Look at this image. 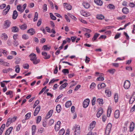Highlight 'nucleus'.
<instances>
[{
	"label": "nucleus",
	"mask_w": 135,
	"mask_h": 135,
	"mask_svg": "<svg viewBox=\"0 0 135 135\" xmlns=\"http://www.w3.org/2000/svg\"><path fill=\"white\" fill-rule=\"evenodd\" d=\"M43 9L45 12L47 10V5L46 4H44V5Z\"/></svg>",
	"instance_id": "nucleus-63"
},
{
	"label": "nucleus",
	"mask_w": 135,
	"mask_h": 135,
	"mask_svg": "<svg viewBox=\"0 0 135 135\" xmlns=\"http://www.w3.org/2000/svg\"><path fill=\"white\" fill-rule=\"evenodd\" d=\"M64 6L65 8L68 10H70L71 9L72 7L69 4L66 3H64Z\"/></svg>",
	"instance_id": "nucleus-11"
},
{
	"label": "nucleus",
	"mask_w": 135,
	"mask_h": 135,
	"mask_svg": "<svg viewBox=\"0 0 135 135\" xmlns=\"http://www.w3.org/2000/svg\"><path fill=\"white\" fill-rule=\"evenodd\" d=\"M30 57V59L31 61H33L35 59H36V55L34 53H32L29 55Z\"/></svg>",
	"instance_id": "nucleus-8"
},
{
	"label": "nucleus",
	"mask_w": 135,
	"mask_h": 135,
	"mask_svg": "<svg viewBox=\"0 0 135 135\" xmlns=\"http://www.w3.org/2000/svg\"><path fill=\"white\" fill-rule=\"evenodd\" d=\"M96 101V98L95 97L93 98L92 100V104L93 105H94L95 104V102Z\"/></svg>",
	"instance_id": "nucleus-60"
},
{
	"label": "nucleus",
	"mask_w": 135,
	"mask_h": 135,
	"mask_svg": "<svg viewBox=\"0 0 135 135\" xmlns=\"http://www.w3.org/2000/svg\"><path fill=\"white\" fill-rule=\"evenodd\" d=\"M27 6L26 4H24L23 6V9H22L21 6L19 5H18L17 6V10L19 11L21 13L23 12L24 10L25 9Z\"/></svg>",
	"instance_id": "nucleus-2"
},
{
	"label": "nucleus",
	"mask_w": 135,
	"mask_h": 135,
	"mask_svg": "<svg viewBox=\"0 0 135 135\" xmlns=\"http://www.w3.org/2000/svg\"><path fill=\"white\" fill-rule=\"evenodd\" d=\"M105 93L107 94V95L108 97H110L111 96V93L110 91L108 90H105Z\"/></svg>",
	"instance_id": "nucleus-32"
},
{
	"label": "nucleus",
	"mask_w": 135,
	"mask_h": 135,
	"mask_svg": "<svg viewBox=\"0 0 135 135\" xmlns=\"http://www.w3.org/2000/svg\"><path fill=\"white\" fill-rule=\"evenodd\" d=\"M119 111L118 110H116L115 112L114 113V117H115L117 119L118 118L119 116Z\"/></svg>",
	"instance_id": "nucleus-19"
},
{
	"label": "nucleus",
	"mask_w": 135,
	"mask_h": 135,
	"mask_svg": "<svg viewBox=\"0 0 135 135\" xmlns=\"http://www.w3.org/2000/svg\"><path fill=\"white\" fill-rule=\"evenodd\" d=\"M42 22V19H40L38 20V21L37 23V25L38 26H39L41 25Z\"/></svg>",
	"instance_id": "nucleus-58"
},
{
	"label": "nucleus",
	"mask_w": 135,
	"mask_h": 135,
	"mask_svg": "<svg viewBox=\"0 0 135 135\" xmlns=\"http://www.w3.org/2000/svg\"><path fill=\"white\" fill-rule=\"evenodd\" d=\"M56 111L58 113L60 112L61 110V105L60 104L58 105L56 107Z\"/></svg>",
	"instance_id": "nucleus-30"
},
{
	"label": "nucleus",
	"mask_w": 135,
	"mask_h": 135,
	"mask_svg": "<svg viewBox=\"0 0 135 135\" xmlns=\"http://www.w3.org/2000/svg\"><path fill=\"white\" fill-rule=\"evenodd\" d=\"M50 17L53 20H55L56 19V18L55 16L53 14L50 13Z\"/></svg>",
	"instance_id": "nucleus-45"
},
{
	"label": "nucleus",
	"mask_w": 135,
	"mask_h": 135,
	"mask_svg": "<svg viewBox=\"0 0 135 135\" xmlns=\"http://www.w3.org/2000/svg\"><path fill=\"white\" fill-rule=\"evenodd\" d=\"M42 55L45 56L44 57V58L45 59H49L50 57V55H47V53L46 52H42Z\"/></svg>",
	"instance_id": "nucleus-15"
},
{
	"label": "nucleus",
	"mask_w": 135,
	"mask_h": 135,
	"mask_svg": "<svg viewBox=\"0 0 135 135\" xmlns=\"http://www.w3.org/2000/svg\"><path fill=\"white\" fill-rule=\"evenodd\" d=\"M118 95L117 94H115L114 95V98L115 100V102H118Z\"/></svg>",
	"instance_id": "nucleus-44"
},
{
	"label": "nucleus",
	"mask_w": 135,
	"mask_h": 135,
	"mask_svg": "<svg viewBox=\"0 0 135 135\" xmlns=\"http://www.w3.org/2000/svg\"><path fill=\"white\" fill-rule=\"evenodd\" d=\"M43 48L45 50L47 51L49 50L51 48V47H48L47 45H45L43 46Z\"/></svg>",
	"instance_id": "nucleus-35"
},
{
	"label": "nucleus",
	"mask_w": 135,
	"mask_h": 135,
	"mask_svg": "<svg viewBox=\"0 0 135 135\" xmlns=\"http://www.w3.org/2000/svg\"><path fill=\"white\" fill-rule=\"evenodd\" d=\"M131 85L130 81L128 80H126L124 82L123 86L125 89H128Z\"/></svg>",
	"instance_id": "nucleus-3"
},
{
	"label": "nucleus",
	"mask_w": 135,
	"mask_h": 135,
	"mask_svg": "<svg viewBox=\"0 0 135 135\" xmlns=\"http://www.w3.org/2000/svg\"><path fill=\"white\" fill-rule=\"evenodd\" d=\"M106 85L104 83H102L100 84H99L98 85V89H101L105 87Z\"/></svg>",
	"instance_id": "nucleus-14"
},
{
	"label": "nucleus",
	"mask_w": 135,
	"mask_h": 135,
	"mask_svg": "<svg viewBox=\"0 0 135 135\" xmlns=\"http://www.w3.org/2000/svg\"><path fill=\"white\" fill-rule=\"evenodd\" d=\"M96 122L95 121H93L90 124L89 129L90 130H92L95 126Z\"/></svg>",
	"instance_id": "nucleus-10"
},
{
	"label": "nucleus",
	"mask_w": 135,
	"mask_h": 135,
	"mask_svg": "<svg viewBox=\"0 0 135 135\" xmlns=\"http://www.w3.org/2000/svg\"><path fill=\"white\" fill-rule=\"evenodd\" d=\"M12 122V118H9L7 120V121L6 124V126L8 127Z\"/></svg>",
	"instance_id": "nucleus-22"
},
{
	"label": "nucleus",
	"mask_w": 135,
	"mask_h": 135,
	"mask_svg": "<svg viewBox=\"0 0 135 135\" xmlns=\"http://www.w3.org/2000/svg\"><path fill=\"white\" fill-rule=\"evenodd\" d=\"M18 16V14L16 10H15L13 12L12 15V18L13 19L15 20L16 19Z\"/></svg>",
	"instance_id": "nucleus-12"
},
{
	"label": "nucleus",
	"mask_w": 135,
	"mask_h": 135,
	"mask_svg": "<svg viewBox=\"0 0 135 135\" xmlns=\"http://www.w3.org/2000/svg\"><path fill=\"white\" fill-rule=\"evenodd\" d=\"M2 51H3L2 53H3L4 55L5 56H6L7 54V52L5 50H4L2 49H0V52H2Z\"/></svg>",
	"instance_id": "nucleus-50"
},
{
	"label": "nucleus",
	"mask_w": 135,
	"mask_h": 135,
	"mask_svg": "<svg viewBox=\"0 0 135 135\" xmlns=\"http://www.w3.org/2000/svg\"><path fill=\"white\" fill-rule=\"evenodd\" d=\"M109 8L111 9H115L114 6L112 4H109L108 5Z\"/></svg>",
	"instance_id": "nucleus-46"
},
{
	"label": "nucleus",
	"mask_w": 135,
	"mask_h": 135,
	"mask_svg": "<svg viewBox=\"0 0 135 135\" xmlns=\"http://www.w3.org/2000/svg\"><path fill=\"white\" fill-rule=\"evenodd\" d=\"M134 123L133 122H131V123L130 124V127H129L130 132H131L133 131V130L134 129Z\"/></svg>",
	"instance_id": "nucleus-16"
},
{
	"label": "nucleus",
	"mask_w": 135,
	"mask_h": 135,
	"mask_svg": "<svg viewBox=\"0 0 135 135\" xmlns=\"http://www.w3.org/2000/svg\"><path fill=\"white\" fill-rule=\"evenodd\" d=\"M103 113V110L101 108L98 109V111L97 113V116L98 118H99Z\"/></svg>",
	"instance_id": "nucleus-6"
},
{
	"label": "nucleus",
	"mask_w": 135,
	"mask_h": 135,
	"mask_svg": "<svg viewBox=\"0 0 135 135\" xmlns=\"http://www.w3.org/2000/svg\"><path fill=\"white\" fill-rule=\"evenodd\" d=\"M54 122V121L53 119H50L49 121L48 124L49 125L51 126L52 125V124H53Z\"/></svg>",
	"instance_id": "nucleus-49"
},
{
	"label": "nucleus",
	"mask_w": 135,
	"mask_h": 135,
	"mask_svg": "<svg viewBox=\"0 0 135 135\" xmlns=\"http://www.w3.org/2000/svg\"><path fill=\"white\" fill-rule=\"evenodd\" d=\"M68 85V83H65L64 84L61 85L59 88L60 90H62V89L66 87Z\"/></svg>",
	"instance_id": "nucleus-20"
},
{
	"label": "nucleus",
	"mask_w": 135,
	"mask_h": 135,
	"mask_svg": "<svg viewBox=\"0 0 135 135\" xmlns=\"http://www.w3.org/2000/svg\"><path fill=\"white\" fill-rule=\"evenodd\" d=\"M62 72L65 74L66 73L68 74L69 73V70L67 69H63L62 70Z\"/></svg>",
	"instance_id": "nucleus-53"
},
{
	"label": "nucleus",
	"mask_w": 135,
	"mask_h": 135,
	"mask_svg": "<svg viewBox=\"0 0 135 135\" xmlns=\"http://www.w3.org/2000/svg\"><path fill=\"white\" fill-rule=\"evenodd\" d=\"M39 101L38 100H37L35 102L33 106V108H35V107L39 104Z\"/></svg>",
	"instance_id": "nucleus-54"
},
{
	"label": "nucleus",
	"mask_w": 135,
	"mask_h": 135,
	"mask_svg": "<svg viewBox=\"0 0 135 135\" xmlns=\"http://www.w3.org/2000/svg\"><path fill=\"white\" fill-rule=\"evenodd\" d=\"M41 116H38L36 120V123H38L41 121Z\"/></svg>",
	"instance_id": "nucleus-51"
},
{
	"label": "nucleus",
	"mask_w": 135,
	"mask_h": 135,
	"mask_svg": "<svg viewBox=\"0 0 135 135\" xmlns=\"http://www.w3.org/2000/svg\"><path fill=\"white\" fill-rule=\"evenodd\" d=\"M96 85L94 83H92L90 86V88L93 89L95 87Z\"/></svg>",
	"instance_id": "nucleus-52"
},
{
	"label": "nucleus",
	"mask_w": 135,
	"mask_h": 135,
	"mask_svg": "<svg viewBox=\"0 0 135 135\" xmlns=\"http://www.w3.org/2000/svg\"><path fill=\"white\" fill-rule=\"evenodd\" d=\"M111 112V109H110L109 108L107 112V116L108 117H110Z\"/></svg>",
	"instance_id": "nucleus-41"
},
{
	"label": "nucleus",
	"mask_w": 135,
	"mask_h": 135,
	"mask_svg": "<svg viewBox=\"0 0 135 135\" xmlns=\"http://www.w3.org/2000/svg\"><path fill=\"white\" fill-rule=\"evenodd\" d=\"M15 68H16L15 70V71L17 73H19L20 71L19 66V65H17L16 66Z\"/></svg>",
	"instance_id": "nucleus-38"
},
{
	"label": "nucleus",
	"mask_w": 135,
	"mask_h": 135,
	"mask_svg": "<svg viewBox=\"0 0 135 135\" xmlns=\"http://www.w3.org/2000/svg\"><path fill=\"white\" fill-rule=\"evenodd\" d=\"M104 16L102 15H97V18L99 20H102L104 19Z\"/></svg>",
	"instance_id": "nucleus-31"
},
{
	"label": "nucleus",
	"mask_w": 135,
	"mask_h": 135,
	"mask_svg": "<svg viewBox=\"0 0 135 135\" xmlns=\"http://www.w3.org/2000/svg\"><path fill=\"white\" fill-rule=\"evenodd\" d=\"M12 31L14 32H17L18 31V28L16 26H14L12 28Z\"/></svg>",
	"instance_id": "nucleus-28"
},
{
	"label": "nucleus",
	"mask_w": 135,
	"mask_h": 135,
	"mask_svg": "<svg viewBox=\"0 0 135 135\" xmlns=\"http://www.w3.org/2000/svg\"><path fill=\"white\" fill-rule=\"evenodd\" d=\"M69 17H71L72 19L74 20L75 21L76 20V18L74 16L72 15L70 13L68 14Z\"/></svg>",
	"instance_id": "nucleus-42"
},
{
	"label": "nucleus",
	"mask_w": 135,
	"mask_h": 135,
	"mask_svg": "<svg viewBox=\"0 0 135 135\" xmlns=\"http://www.w3.org/2000/svg\"><path fill=\"white\" fill-rule=\"evenodd\" d=\"M22 38L25 40H26L28 38V36L26 35H23L22 36Z\"/></svg>",
	"instance_id": "nucleus-56"
},
{
	"label": "nucleus",
	"mask_w": 135,
	"mask_h": 135,
	"mask_svg": "<svg viewBox=\"0 0 135 135\" xmlns=\"http://www.w3.org/2000/svg\"><path fill=\"white\" fill-rule=\"evenodd\" d=\"M5 127V124H3L0 128V135H1Z\"/></svg>",
	"instance_id": "nucleus-23"
},
{
	"label": "nucleus",
	"mask_w": 135,
	"mask_h": 135,
	"mask_svg": "<svg viewBox=\"0 0 135 135\" xmlns=\"http://www.w3.org/2000/svg\"><path fill=\"white\" fill-rule=\"evenodd\" d=\"M36 126L35 125H33L32 127V135H34L36 132Z\"/></svg>",
	"instance_id": "nucleus-26"
},
{
	"label": "nucleus",
	"mask_w": 135,
	"mask_h": 135,
	"mask_svg": "<svg viewBox=\"0 0 135 135\" xmlns=\"http://www.w3.org/2000/svg\"><path fill=\"white\" fill-rule=\"evenodd\" d=\"M72 130L74 131V135H79L80 133V127L78 125H75Z\"/></svg>",
	"instance_id": "nucleus-1"
},
{
	"label": "nucleus",
	"mask_w": 135,
	"mask_h": 135,
	"mask_svg": "<svg viewBox=\"0 0 135 135\" xmlns=\"http://www.w3.org/2000/svg\"><path fill=\"white\" fill-rule=\"evenodd\" d=\"M71 101H68L66 103L65 107L66 108H68L71 105Z\"/></svg>",
	"instance_id": "nucleus-25"
},
{
	"label": "nucleus",
	"mask_w": 135,
	"mask_h": 135,
	"mask_svg": "<svg viewBox=\"0 0 135 135\" xmlns=\"http://www.w3.org/2000/svg\"><path fill=\"white\" fill-rule=\"evenodd\" d=\"M65 133V130L64 129H61L59 132V135H63Z\"/></svg>",
	"instance_id": "nucleus-37"
},
{
	"label": "nucleus",
	"mask_w": 135,
	"mask_h": 135,
	"mask_svg": "<svg viewBox=\"0 0 135 135\" xmlns=\"http://www.w3.org/2000/svg\"><path fill=\"white\" fill-rule=\"evenodd\" d=\"M10 9V6L9 5H8L7 7L2 12L3 14L4 15H6L9 11V10Z\"/></svg>",
	"instance_id": "nucleus-9"
},
{
	"label": "nucleus",
	"mask_w": 135,
	"mask_h": 135,
	"mask_svg": "<svg viewBox=\"0 0 135 135\" xmlns=\"http://www.w3.org/2000/svg\"><path fill=\"white\" fill-rule=\"evenodd\" d=\"M83 5L84 7L86 8H88L90 7L89 4L87 2H84L83 3Z\"/></svg>",
	"instance_id": "nucleus-27"
},
{
	"label": "nucleus",
	"mask_w": 135,
	"mask_h": 135,
	"mask_svg": "<svg viewBox=\"0 0 135 135\" xmlns=\"http://www.w3.org/2000/svg\"><path fill=\"white\" fill-rule=\"evenodd\" d=\"M82 14L83 16L85 17H88L90 15V13L85 12L83 13Z\"/></svg>",
	"instance_id": "nucleus-33"
},
{
	"label": "nucleus",
	"mask_w": 135,
	"mask_h": 135,
	"mask_svg": "<svg viewBox=\"0 0 135 135\" xmlns=\"http://www.w3.org/2000/svg\"><path fill=\"white\" fill-rule=\"evenodd\" d=\"M31 113H29L25 115L26 117V119H28L31 117Z\"/></svg>",
	"instance_id": "nucleus-39"
},
{
	"label": "nucleus",
	"mask_w": 135,
	"mask_h": 135,
	"mask_svg": "<svg viewBox=\"0 0 135 135\" xmlns=\"http://www.w3.org/2000/svg\"><path fill=\"white\" fill-rule=\"evenodd\" d=\"M53 112V110H50L47 114V116H49V118H50L52 115Z\"/></svg>",
	"instance_id": "nucleus-40"
},
{
	"label": "nucleus",
	"mask_w": 135,
	"mask_h": 135,
	"mask_svg": "<svg viewBox=\"0 0 135 135\" xmlns=\"http://www.w3.org/2000/svg\"><path fill=\"white\" fill-rule=\"evenodd\" d=\"M115 69H110L108 70V71L110 73L113 74L115 71Z\"/></svg>",
	"instance_id": "nucleus-59"
},
{
	"label": "nucleus",
	"mask_w": 135,
	"mask_h": 135,
	"mask_svg": "<svg viewBox=\"0 0 135 135\" xmlns=\"http://www.w3.org/2000/svg\"><path fill=\"white\" fill-rule=\"evenodd\" d=\"M40 106L38 105L36 108L34 113V116H36L37 115L40 110Z\"/></svg>",
	"instance_id": "nucleus-7"
},
{
	"label": "nucleus",
	"mask_w": 135,
	"mask_h": 135,
	"mask_svg": "<svg viewBox=\"0 0 135 135\" xmlns=\"http://www.w3.org/2000/svg\"><path fill=\"white\" fill-rule=\"evenodd\" d=\"M2 38L4 40H6L8 38L7 35L5 33H3L2 34Z\"/></svg>",
	"instance_id": "nucleus-36"
},
{
	"label": "nucleus",
	"mask_w": 135,
	"mask_h": 135,
	"mask_svg": "<svg viewBox=\"0 0 135 135\" xmlns=\"http://www.w3.org/2000/svg\"><path fill=\"white\" fill-rule=\"evenodd\" d=\"M59 80V79H52L51 80V81L49 82V84L50 85V84L53 83L55 81H58Z\"/></svg>",
	"instance_id": "nucleus-48"
},
{
	"label": "nucleus",
	"mask_w": 135,
	"mask_h": 135,
	"mask_svg": "<svg viewBox=\"0 0 135 135\" xmlns=\"http://www.w3.org/2000/svg\"><path fill=\"white\" fill-rule=\"evenodd\" d=\"M135 99H133V98L132 97H131L130 98V99L129 100V103L130 104H132L134 101Z\"/></svg>",
	"instance_id": "nucleus-55"
},
{
	"label": "nucleus",
	"mask_w": 135,
	"mask_h": 135,
	"mask_svg": "<svg viewBox=\"0 0 135 135\" xmlns=\"http://www.w3.org/2000/svg\"><path fill=\"white\" fill-rule=\"evenodd\" d=\"M10 22L8 20H7L4 22V27L5 28H7L10 26Z\"/></svg>",
	"instance_id": "nucleus-5"
},
{
	"label": "nucleus",
	"mask_w": 135,
	"mask_h": 135,
	"mask_svg": "<svg viewBox=\"0 0 135 135\" xmlns=\"http://www.w3.org/2000/svg\"><path fill=\"white\" fill-rule=\"evenodd\" d=\"M100 35L99 34L97 33H96L94 35L93 38L92 39V41L93 42H94L97 39V38L98 37L99 35Z\"/></svg>",
	"instance_id": "nucleus-17"
},
{
	"label": "nucleus",
	"mask_w": 135,
	"mask_h": 135,
	"mask_svg": "<svg viewBox=\"0 0 135 135\" xmlns=\"http://www.w3.org/2000/svg\"><path fill=\"white\" fill-rule=\"evenodd\" d=\"M13 93V92L12 91L9 90L6 93V94L7 95H11Z\"/></svg>",
	"instance_id": "nucleus-62"
},
{
	"label": "nucleus",
	"mask_w": 135,
	"mask_h": 135,
	"mask_svg": "<svg viewBox=\"0 0 135 135\" xmlns=\"http://www.w3.org/2000/svg\"><path fill=\"white\" fill-rule=\"evenodd\" d=\"M27 32L29 33L31 35H33L35 32V30L32 28H31L28 30Z\"/></svg>",
	"instance_id": "nucleus-18"
},
{
	"label": "nucleus",
	"mask_w": 135,
	"mask_h": 135,
	"mask_svg": "<svg viewBox=\"0 0 135 135\" xmlns=\"http://www.w3.org/2000/svg\"><path fill=\"white\" fill-rule=\"evenodd\" d=\"M97 102L100 105H102L103 104V100L102 99L98 98V99Z\"/></svg>",
	"instance_id": "nucleus-24"
},
{
	"label": "nucleus",
	"mask_w": 135,
	"mask_h": 135,
	"mask_svg": "<svg viewBox=\"0 0 135 135\" xmlns=\"http://www.w3.org/2000/svg\"><path fill=\"white\" fill-rule=\"evenodd\" d=\"M2 64L5 66H8L9 65V64L8 63L3 61Z\"/></svg>",
	"instance_id": "nucleus-64"
},
{
	"label": "nucleus",
	"mask_w": 135,
	"mask_h": 135,
	"mask_svg": "<svg viewBox=\"0 0 135 135\" xmlns=\"http://www.w3.org/2000/svg\"><path fill=\"white\" fill-rule=\"evenodd\" d=\"M122 11L123 13L125 14H127L129 12V9L126 7L123 8L122 9Z\"/></svg>",
	"instance_id": "nucleus-21"
},
{
	"label": "nucleus",
	"mask_w": 135,
	"mask_h": 135,
	"mask_svg": "<svg viewBox=\"0 0 135 135\" xmlns=\"http://www.w3.org/2000/svg\"><path fill=\"white\" fill-rule=\"evenodd\" d=\"M20 29L22 30H25L27 28V26L26 24H24L20 26Z\"/></svg>",
	"instance_id": "nucleus-29"
},
{
	"label": "nucleus",
	"mask_w": 135,
	"mask_h": 135,
	"mask_svg": "<svg viewBox=\"0 0 135 135\" xmlns=\"http://www.w3.org/2000/svg\"><path fill=\"white\" fill-rule=\"evenodd\" d=\"M94 2L97 5L101 6L103 4L102 1L100 0H94Z\"/></svg>",
	"instance_id": "nucleus-13"
},
{
	"label": "nucleus",
	"mask_w": 135,
	"mask_h": 135,
	"mask_svg": "<svg viewBox=\"0 0 135 135\" xmlns=\"http://www.w3.org/2000/svg\"><path fill=\"white\" fill-rule=\"evenodd\" d=\"M90 102V100L87 99L84 100L83 103V107L84 108H86L89 105Z\"/></svg>",
	"instance_id": "nucleus-4"
},
{
	"label": "nucleus",
	"mask_w": 135,
	"mask_h": 135,
	"mask_svg": "<svg viewBox=\"0 0 135 135\" xmlns=\"http://www.w3.org/2000/svg\"><path fill=\"white\" fill-rule=\"evenodd\" d=\"M60 125H55V131H58L60 129Z\"/></svg>",
	"instance_id": "nucleus-47"
},
{
	"label": "nucleus",
	"mask_w": 135,
	"mask_h": 135,
	"mask_svg": "<svg viewBox=\"0 0 135 135\" xmlns=\"http://www.w3.org/2000/svg\"><path fill=\"white\" fill-rule=\"evenodd\" d=\"M121 35L120 33H118L117 34H116L114 37V38L115 39H117Z\"/></svg>",
	"instance_id": "nucleus-61"
},
{
	"label": "nucleus",
	"mask_w": 135,
	"mask_h": 135,
	"mask_svg": "<svg viewBox=\"0 0 135 135\" xmlns=\"http://www.w3.org/2000/svg\"><path fill=\"white\" fill-rule=\"evenodd\" d=\"M38 13L37 12H36L35 14L34 18L33 19V21L35 22L37 20L38 17Z\"/></svg>",
	"instance_id": "nucleus-34"
},
{
	"label": "nucleus",
	"mask_w": 135,
	"mask_h": 135,
	"mask_svg": "<svg viewBox=\"0 0 135 135\" xmlns=\"http://www.w3.org/2000/svg\"><path fill=\"white\" fill-rule=\"evenodd\" d=\"M83 30L87 32L88 33L90 32H91V31L90 30L85 28H83Z\"/></svg>",
	"instance_id": "nucleus-57"
},
{
	"label": "nucleus",
	"mask_w": 135,
	"mask_h": 135,
	"mask_svg": "<svg viewBox=\"0 0 135 135\" xmlns=\"http://www.w3.org/2000/svg\"><path fill=\"white\" fill-rule=\"evenodd\" d=\"M40 61V60H37V59H35L32 61L33 64L35 65L37 64L38 63H39Z\"/></svg>",
	"instance_id": "nucleus-43"
}]
</instances>
